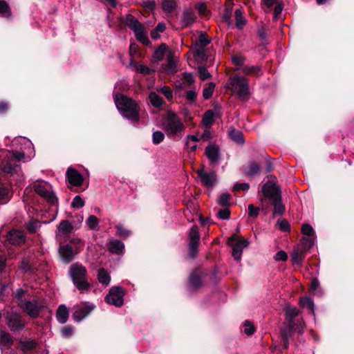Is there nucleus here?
<instances>
[{"label": "nucleus", "instance_id": "1", "mask_svg": "<svg viewBox=\"0 0 354 354\" xmlns=\"http://www.w3.org/2000/svg\"><path fill=\"white\" fill-rule=\"evenodd\" d=\"M15 143L19 142L25 146L24 149L20 151H10L0 149V174H9L12 176H16L17 180H21V167L18 162L25 158L26 148L30 149L32 144L26 138H19L14 141Z\"/></svg>", "mask_w": 354, "mask_h": 354}, {"label": "nucleus", "instance_id": "2", "mask_svg": "<svg viewBox=\"0 0 354 354\" xmlns=\"http://www.w3.org/2000/svg\"><path fill=\"white\" fill-rule=\"evenodd\" d=\"M114 101L118 109L124 118L132 122L139 120L140 106L136 102L122 95H115Z\"/></svg>", "mask_w": 354, "mask_h": 354}, {"label": "nucleus", "instance_id": "3", "mask_svg": "<svg viewBox=\"0 0 354 354\" xmlns=\"http://www.w3.org/2000/svg\"><path fill=\"white\" fill-rule=\"evenodd\" d=\"M114 101L118 109L124 118L132 122L139 120L140 106L136 102L122 95H115Z\"/></svg>", "mask_w": 354, "mask_h": 354}, {"label": "nucleus", "instance_id": "4", "mask_svg": "<svg viewBox=\"0 0 354 354\" xmlns=\"http://www.w3.org/2000/svg\"><path fill=\"white\" fill-rule=\"evenodd\" d=\"M232 93L242 101H246L250 95L249 83L246 78L239 75L231 77L227 82Z\"/></svg>", "mask_w": 354, "mask_h": 354}, {"label": "nucleus", "instance_id": "5", "mask_svg": "<svg viewBox=\"0 0 354 354\" xmlns=\"http://www.w3.org/2000/svg\"><path fill=\"white\" fill-rule=\"evenodd\" d=\"M69 274L73 284L80 291L87 290L89 283L87 281V270L84 266L79 263H73L70 267Z\"/></svg>", "mask_w": 354, "mask_h": 354}, {"label": "nucleus", "instance_id": "6", "mask_svg": "<svg viewBox=\"0 0 354 354\" xmlns=\"http://www.w3.org/2000/svg\"><path fill=\"white\" fill-rule=\"evenodd\" d=\"M180 118L173 111H169L162 120V129L168 136H176L184 129Z\"/></svg>", "mask_w": 354, "mask_h": 354}, {"label": "nucleus", "instance_id": "7", "mask_svg": "<svg viewBox=\"0 0 354 354\" xmlns=\"http://www.w3.org/2000/svg\"><path fill=\"white\" fill-rule=\"evenodd\" d=\"M126 25L132 30L136 39L143 44L149 43L147 32L145 30L143 25L132 15H128L125 19Z\"/></svg>", "mask_w": 354, "mask_h": 354}, {"label": "nucleus", "instance_id": "8", "mask_svg": "<svg viewBox=\"0 0 354 354\" xmlns=\"http://www.w3.org/2000/svg\"><path fill=\"white\" fill-rule=\"evenodd\" d=\"M250 241L241 236L235 234L229 237L227 245L232 249V255L236 261H240L242 256L243 250L248 248Z\"/></svg>", "mask_w": 354, "mask_h": 354}, {"label": "nucleus", "instance_id": "9", "mask_svg": "<svg viewBox=\"0 0 354 354\" xmlns=\"http://www.w3.org/2000/svg\"><path fill=\"white\" fill-rule=\"evenodd\" d=\"M35 191L42 198L51 204H56L57 198L52 191L49 183L44 181L37 182L34 185Z\"/></svg>", "mask_w": 354, "mask_h": 354}, {"label": "nucleus", "instance_id": "10", "mask_svg": "<svg viewBox=\"0 0 354 354\" xmlns=\"http://www.w3.org/2000/svg\"><path fill=\"white\" fill-rule=\"evenodd\" d=\"M124 295V289L119 286L112 287L109 294L106 296V301L111 305L120 307L123 305V297Z\"/></svg>", "mask_w": 354, "mask_h": 354}, {"label": "nucleus", "instance_id": "11", "mask_svg": "<svg viewBox=\"0 0 354 354\" xmlns=\"http://www.w3.org/2000/svg\"><path fill=\"white\" fill-rule=\"evenodd\" d=\"M19 306L24 311L32 318H35L39 315L41 307L36 300L31 301L25 299L20 301Z\"/></svg>", "mask_w": 354, "mask_h": 354}, {"label": "nucleus", "instance_id": "12", "mask_svg": "<svg viewBox=\"0 0 354 354\" xmlns=\"http://www.w3.org/2000/svg\"><path fill=\"white\" fill-rule=\"evenodd\" d=\"M189 255L192 258H194L198 253V246L200 239V234L198 227L195 225L192 226L189 233Z\"/></svg>", "mask_w": 354, "mask_h": 354}, {"label": "nucleus", "instance_id": "13", "mask_svg": "<svg viewBox=\"0 0 354 354\" xmlns=\"http://www.w3.org/2000/svg\"><path fill=\"white\" fill-rule=\"evenodd\" d=\"M94 307L93 304H89L75 306V312L73 313L74 319L78 322L82 321L91 313Z\"/></svg>", "mask_w": 354, "mask_h": 354}, {"label": "nucleus", "instance_id": "14", "mask_svg": "<svg viewBox=\"0 0 354 354\" xmlns=\"http://www.w3.org/2000/svg\"><path fill=\"white\" fill-rule=\"evenodd\" d=\"M299 310L293 306H287L286 308V322L290 327V329H295L297 330L298 333H302L303 324L299 323L298 327H295L293 319L299 315Z\"/></svg>", "mask_w": 354, "mask_h": 354}, {"label": "nucleus", "instance_id": "15", "mask_svg": "<svg viewBox=\"0 0 354 354\" xmlns=\"http://www.w3.org/2000/svg\"><path fill=\"white\" fill-rule=\"evenodd\" d=\"M262 192L263 196L272 201L280 197L276 186L271 182H268L264 184L262 187Z\"/></svg>", "mask_w": 354, "mask_h": 354}, {"label": "nucleus", "instance_id": "16", "mask_svg": "<svg viewBox=\"0 0 354 354\" xmlns=\"http://www.w3.org/2000/svg\"><path fill=\"white\" fill-rule=\"evenodd\" d=\"M219 147L215 144H210L205 149V155L212 164H216L219 160Z\"/></svg>", "mask_w": 354, "mask_h": 354}, {"label": "nucleus", "instance_id": "17", "mask_svg": "<svg viewBox=\"0 0 354 354\" xmlns=\"http://www.w3.org/2000/svg\"><path fill=\"white\" fill-rule=\"evenodd\" d=\"M197 173L201 180V183L206 187H211L216 182V175L214 171L206 172L203 170H198Z\"/></svg>", "mask_w": 354, "mask_h": 354}, {"label": "nucleus", "instance_id": "18", "mask_svg": "<svg viewBox=\"0 0 354 354\" xmlns=\"http://www.w3.org/2000/svg\"><path fill=\"white\" fill-rule=\"evenodd\" d=\"M7 239L12 245H19L25 241V236L22 231L12 230L8 232Z\"/></svg>", "mask_w": 354, "mask_h": 354}, {"label": "nucleus", "instance_id": "19", "mask_svg": "<svg viewBox=\"0 0 354 354\" xmlns=\"http://www.w3.org/2000/svg\"><path fill=\"white\" fill-rule=\"evenodd\" d=\"M59 253L62 261L67 263L71 261L75 255L73 248L69 245L60 246Z\"/></svg>", "mask_w": 354, "mask_h": 354}, {"label": "nucleus", "instance_id": "20", "mask_svg": "<svg viewBox=\"0 0 354 354\" xmlns=\"http://www.w3.org/2000/svg\"><path fill=\"white\" fill-rule=\"evenodd\" d=\"M7 319L8 325L11 330H19L24 326V324L22 323L21 317L19 315H8Z\"/></svg>", "mask_w": 354, "mask_h": 354}, {"label": "nucleus", "instance_id": "21", "mask_svg": "<svg viewBox=\"0 0 354 354\" xmlns=\"http://www.w3.org/2000/svg\"><path fill=\"white\" fill-rule=\"evenodd\" d=\"M66 175L70 184L74 186H80L83 181L82 175L73 168H68Z\"/></svg>", "mask_w": 354, "mask_h": 354}, {"label": "nucleus", "instance_id": "22", "mask_svg": "<svg viewBox=\"0 0 354 354\" xmlns=\"http://www.w3.org/2000/svg\"><path fill=\"white\" fill-rule=\"evenodd\" d=\"M200 141L198 135L187 136L185 139V147L188 152H194L197 149V142Z\"/></svg>", "mask_w": 354, "mask_h": 354}, {"label": "nucleus", "instance_id": "23", "mask_svg": "<svg viewBox=\"0 0 354 354\" xmlns=\"http://www.w3.org/2000/svg\"><path fill=\"white\" fill-rule=\"evenodd\" d=\"M176 57L174 55L169 53L167 56V64L162 66L164 71L167 74L174 73L176 71Z\"/></svg>", "mask_w": 354, "mask_h": 354}, {"label": "nucleus", "instance_id": "24", "mask_svg": "<svg viewBox=\"0 0 354 354\" xmlns=\"http://www.w3.org/2000/svg\"><path fill=\"white\" fill-rule=\"evenodd\" d=\"M196 19V15L192 10H186L183 13L181 19L182 26L183 27L189 26L195 22Z\"/></svg>", "mask_w": 354, "mask_h": 354}, {"label": "nucleus", "instance_id": "25", "mask_svg": "<svg viewBox=\"0 0 354 354\" xmlns=\"http://www.w3.org/2000/svg\"><path fill=\"white\" fill-rule=\"evenodd\" d=\"M124 249V243L119 240H113L109 243V250L111 253L121 254Z\"/></svg>", "mask_w": 354, "mask_h": 354}, {"label": "nucleus", "instance_id": "26", "mask_svg": "<svg viewBox=\"0 0 354 354\" xmlns=\"http://www.w3.org/2000/svg\"><path fill=\"white\" fill-rule=\"evenodd\" d=\"M56 317L60 324H65L68 317V311L64 305H60L56 313Z\"/></svg>", "mask_w": 354, "mask_h": 354}, {"label": "nucleus", "instance_id": "27", "mask_svg": "<svg viewBox=\"0 0 354 354\" xmlns=\"http://www.w3.org/2000/svg\"><path fill=\"white\" fill-rule=\"evenodd\" d=\"M305 257V250L304 249L296 248L291 254V259L293 264H299Z\"/></svg>", "mask_w": 354, "mask_h": 354}, {"label": "nucleus", "instance_id": "28", "mask_svg": "<svg viewBox=\"0 0 354 354\" xmlns=\"http://www.w3.org/2000/svg\"><path fill=\"white\" fill-rule=\"evenodd\" d=\"M12 344V339L10 335L4 332H0V347L1 349L9 348Z\"/></svg>", "mask_w": 354, "mask_h": 354}, {"label": "nucleus", "instance_id": "29", "mask_svg": "<svg viewBox=\"0 0 354 354\" xmlns=\"http://www.w3.org/2000/svg\"><path fill=\"white\" fill-rule=\"evenodd\" d=\"M97 279L99 282L105 286H109L111 281V277L109 273L104 268L99 270Z\"/></svg>", "mask_w": 354, "mask_h": 354}, {"label": "nucleus", "instance_id": "30", "mask_svg": "<svg viewBox=\"0 0 354 354\" xmlns=\"http://www.w3.org/2000/svg\"><path fill=\"white\" fill-rule=\"evenodd\" d=\"M149 101L154 107H160L163 104V100L156 93L151 92L149 95Z\"/></svg>", "mask_w": 354, "mask_h": 354}, {"label": "nucleus", "instance_id": "31", "mask_svg": "<svg viewBox=\"0 0 354 354\" xmlns=\"http://www.w3.org/2000/svg\"><path fill=\"white\" fill-rule=\"evenodd\" d=\"M12 15L10 8L5 1H0V15L8 18Z\"/></svg>", "mask_w": 354, "mask_h": 354}, {"label": "nucleus", "instance_id": "32", "mask_svg": "<svg viewBox=\"0 0 354 354\" xmlns=\"http://www.w3.org/2000/svg\"><path fill=\"white\" fill-rule=\"evenodd\" d=\"M236 19V26L239 28H242L246 24V20L243 17L242 12L240 9H236L234 12Z\"/></svg>", "mask_w": 354, "mask_h": 354}, {"label": "nucleus", "instance_id": "33", "mask_svg": "<svg viewBox=\"0 0 354 354\" xmlns=\"http://www.w3.org/2000/svg\"><path fill=\"white\" fill-rule=\"evenodd\" d=\"M166 29V26L164 23H159L154 30L151 32V37L153 39H157L160 37V34L163 32Z\"/></svg>", "mask_w": 354, "mask_h": 354}, {"label": "nucleus", "instance_id": "34", "mask_svg": "<svg viewBox=\"0 0 354 354\" xmlns=\"http://www.w3.org/2000/svg\"><path fill=\"white\" fill-rule=\"evenodd\" d=\"M73 226L68 221H62L58 226V231L63 234H67L71 232Z\"/></svg>", "mask_w": 354, "mask_h": 354}, {"label": "nucleus", "instance_id": "35", "mask_svg": "<svg viewBox=\"0 0 354 354\" xmlns=\"http://www.w3.org/2000/svg\"><path fill=\"white\" fill-rule=\"evenodd\" d=\"M259 166L257 163L250 162L244 172L248 176H253L259 172Z\"/></svg>", "mask_w": 354, "mask_h": 354}, {"label": "nucleus", "instance_id": "36", "mask_svg": "<svg viewBox=\"0 0 354 354\" xmlns=\"http://www.w3.org/2000/svg\"><path fill=\"white\" fill-rule=\"evenodd\" d=\"M176 6V3L175 0H162V9L167 12H172Z\"/></svg>", "mask_w": 354, "mask_h": 354}, {"label": "nucleus", "instance_id": "37", "mask_svg": "<svg viewBox=\"0 0 354 354\" xmlns=\"http://www.w3.org/2000/svg\"><path fill=\"white\" fill-rule=\"evenodd\" d=\"M229 136L232 140L235 141L237 143H243V138L242 133L236 129H232L229 131Z\"/></svg>", "mask_w": 354, "mask_h": 354}, {"label": "nucleus", "instance_id": "38", "mask_svg": "<svg viewBox=\"0 0 354 354\" xmlns=\"http://www.w3.org/2000/svg\"><path fill=\"white\" fill-rule=\"evenodd\" d=\"M261 68L258 66H247L243 68V72L246 75H260Z\"/></svg>", "mask_w": 354, "mask_h": 354}, {"label": "nucleus", "instance_id": "39", "mask_svg": "<svg viewBox=\"0 0 354 354\" xmlns=\"http://www.w3.org/2000/svg\"><path fill=\"white\" fill-rule=\"evenodd\" d=\"M299 304L303 308H306L314 313V303L309 297L301 298Z\"/></svg>", "mask_w": 354, "mask_h": 354}, {"label": "nucleus", "instance_id": "40", "mask_svg": "<svg viewBox=\"0 0 354 354\" xmlns=\"http://www.w3.org/2000/svg\"><path fill=\"white\" fill-rule=\"evenodd\" d=\"M214 112L211 110L207 111L203 115V122L206 127H209L214 121Z\"/></svg>", "mask_w": 354, "mask_h": 354}, {"label": "nucleus", "instance_id": "41", "mask_svg": "<svg viewBox=\"0 0 354 354\" xmlns=\"http://www.w3.org/2000/svg\"><path fill=\"white\" fill-rule=\"evenodd\" d=\"M167 50V47L165 44L161 45L157 48L153 53V58L158 61L162 60L165 56Z\"/></svg>", "mask_w": 354, "mask_h": 354}, {"label": "nucleus", "instance_id": "42", "mask_svg": "<svg viewBox=\"0 0 354 354\" xmlns=\"http://www.w3.org/2000/svg\"><path fill=\"white\" fill-rule=\"evenodd\" d=\"M156 91L162 93L168 100H171L173 98V91L167 86H163L160 88H157Z\"/></svg>", "mask_w": 354, "mask_h": 354}, {"label": "nucleus", "instance_id": "43", "mask_svg": "<svg viewBox=\"0 0 354 354\" xmlns=\"http://www.w3.org/2000/svg\"><path fill=\"white\" fill-rule=\"evenodd\" d=\"M10 198V192L8 189L5 187L0 186V203H6Z\"/></svg>", "mask_w": 354, "mask_h": 354}, {"label": "nucleus", "instance_id": "44", "mask_svg": "<svg viewBox=\"0 0 354 354\" xmlns=\"http://www.w3.org/2000/svg\"><path fill=\"white\" fill-rule=\"evenodd\" d=\"M209 42L210 40L207 35L205 32H201L198 41L197 42V46H200L201 48H204L209 44Z\"/></svg>", "mask_w": 354, "mask_h": 354}, {"label": "nucleus", "instance_id": "45", "mask_svg": "<svg viewBox=\"0 0 354 354\" xmlns=\"http://www.w3.org/2000/svg\"><path fill=\"white\" fill-rule=\"evenodd\" d=\"M215 88V84L213 82H209L203 91V95L205 99L209 98L213 93Z\"/></svg>", "mask_w": 354, "mask_h": 354}, {"label": "nucleus", "instance_id": "46", "mask_svg": "<svg viewBox=\"0 0 354 354\" xmlns=\"http://www.w3.org/2000/svg\"><path fill=\"white\" fill-rule=\"evenodd\" d=\"M274 204V214H282L284 212V207L281 202V198H278L275 201H272Z\"/></svg>", "mask_w": 354, "mask_h": 354}, {"label": "nucleus", "instance_id": "47", "mask_svg": "<svg viewBox=\"0 0 354 354\" xmlns=\"http://www.w3.org/2000/svg\"><path fill=\"white\" fill-rule=\"evenodd\" d=\"M40 227L39 222L37 220H31L26 224V228L30 233L35 232Z\"/></svg>", "mask_w": 354, "mask_h": 354}, {"label": "nucleus", "instance_id": "48", "mask_svg": "<svg viewBox=\"0 0 354 354\" xmlns=\"http://www.w3.org/2000/svg\"><path fill=\"white\" fill-rule=\"evenodd\" d=\"M189 284L193 288H198L201 285L200 277L195 273H192L190 276Z\"/></svg>", "mask_w": 354, "mask_h": 354}, {"label": "nucleus", "instance_id": "49", "mask_svg": "<svg viewBox=\"0 0 354 354\" xmlns=\"http://www.w3.org/2000/svg\"><path fill=\"white\" fill-rule=\"evenodd\" d=\"M230 196L229 194H222L218 200V203L223 207H227L230 205Z\"/></svg>", "mask_w": 354, "mask_h": 354}, {"label": "nucleus", "instance_id": "50", "mask_svg": "<svg viewBox=\"0 0 354 354\" xmlns=\"http://www.w3.org/2000/svg\"><path fill=\"white\" fill-rule=\"evenodd\" d=\"M117 234L122 238H127L131 234V232L127 230L122 225L119 224L116 226Z\"/></svg>", "mask_w": 354, "mask_h": 354}, {"label": "nucleus", "instance_id": "51", "mask_svg": "<svg viewBox=\"0 0 354 354\" xmlns=\"http://www.w3.org/2000/svg\"><path fill=\"white\" fill-rule=\"evenodd\" d=\"M98 223L99 221L97 218L93 215H91L86 220V224L92 230H95L97 228V227L98 226Z\"/></svg>", "mask_w": 354, "mask_h": 354}, {"label": "nucleus", "instance_id": "52", "mask_svg": "<svg viewBox=\"0 0 354 354\" xmlns=\"http://www.w3.org/2000/svg\"><path fill=\"white\" fill-rule=\"evenodd\" d=\"M164 138H165V135L162 132H161L160 131L153 132V138H152L153 144H155V145L160 144L161 142L163 141Z\"/></svg>", "mask_w": 354, "mask_h": 354}, {"label": "nucleus", "instance_id": "53", "mask_svg": "<svg viewBox=\"0 0 354 354\" xmlns=\"http://www.w3.org/2000/svg\"><path fill=\"white\" fill-rule=\"evenodd\" d=\"M136 71L142 75H149L153 73V70L147 66L140 64L136 66Z\"/></svg>", "mask_w": 354, "mask_h": 354}, {"label": "nucleus", "instance_id": "54", "mask_svg": "<svg viewBox=\"0 0 354 354\" xmlns=\"http://www.w3.org/2000/svg\"><path fill=\"white\" fill-rule=\"evenodd\" d=\"M84 205V200L80 196H75L71 203V206L74 208L79 209L80 207H82Z\"/></svg>", "mask_w": 354, "mask_h": 354}, {"label": "nucleus", "instance_id": "55", "mask_svg": "<svg viewBox=\"0 0 354 354\" xmlns=\"http://www.w3.org/2000/svg\"><path fill=\"white\" fill-rule=\"evenodd\" d=\"M217 216L221 219H228L230 216V212L227 207H224L218 211Z\"/></svg>", "mask_w": 354, "mask_h": 354}, {"label": "nucleus", "instance_id": "56", "mask_svg": "<svg viewBox=\"0 0 354 354\" xmlns=\"http://www.w3.org/2000/svg\"><path fill=\"white\" fill-rule=\"evenodd\" d=\"M198 12L200 16L207 17L208 16L209 12L207 9L206 5L204 3H200L197 5Z\"/></svg>", "mask_w": 354, "mask_h": 354}, {"label": "nucleus", "instance_id": "57", "mask_svg": "<svg viewBox=\"0 0 354 354\" xmlns=\"http://www.w3.org/2000/svg\"><path fill=\"white\" fill-rule=\"evenodd\" d=\"M35 346V342L34 341L22 342L21 343V348L24 351L32 350Z\"/></svg>", "mask_w": 354, "mask_h": 354}, {"label": "nucleus", "instance_id": "58", "mask_svg": "<svg viewBox=\"0 0 354 354\" xmlns=\"http://www.w3.org/2000/svg\"><path fill=\"white\" fill-rule=\"evenodd\" d=\"M198 73L200 78L202 80H205L211 77L210 73L208 72V71L203 66H200L198 68Z\"/></svg>", "mask_w": 354, "mask_h": 354}, {"label": "nucleus", "instance_id": "59", "mask_svg": "<svg viewBox=\"0 0 354 354\" xmlns=\"http://www.w3.org/2000/svg\"><path fill=\"white\" fill-rule=\"evenodd\" d=\"M244 333L248 335H251L254 333V327L249 321H245L244 323Z\"/></svg>", "mask_w": 354, "mask_h": 354}, {"label": "nucleus", "instance_id": "60", "mask_svg": "<svg viewBox=\"0 0 354 354\" xmlns=\"http://www.w3.org/2000/svg\"><path fill=\"white\" fill-rule=\"evenodd\" d=\"M250 189V185L246 183H236L233 187V191L237 192L240 190L248 191Z\"/></svg>", "mask_w": 354, "mask_h": 354}, {"label": "nucleus", "instance_id": "61", "mask_svg": "<svg viewBox=\"0 0 354 354\" xmlns=\"http://www.w3.org/2000/svg\"><path fill=\"white\" fill-rule=\"evenodd\" d=\"M277 225L281 230L284 232L288 231L290 229V225L288 222L285 219H279L277 221Z\"/></svg>", "mask_w": 354, "mask_h": 354}, {"label": "nucleus", "instance_id": "62", "mask_svg": "<svg viewBox=\"0 0 354 354\" xmlns=\"http://www.w3.org/2000/svg\"><path fill=\"white\" fill-rule=\"evenodd\" d=\"M301 232L307 236H312L314 234V230L313 227L308 224H304L302 225Z\"/></svg>", "mask_w": 354, "mask_h": 354}, {"label": "nucleus", "instance_id": "63", "mask_svg": "<svg viewBox=\"0 0 354 354\" xmlns=\"http://www.w3.org/2000/svg\"><path fill=\"white\" fill-rule=\"evenodd\" d=\"M259 212V208L254 207L250 204L248 205V214L251 217H257Z\"/></svg>", "mask_w": 354, "mask_h": 354}, {"label": "nucleus", "instance_id": "64", "mask_svg": "<svg viewBox=\"0 0 354 354\" xmlns=\"http://www.w3.org/2000/svg\"><path fill=\"white\" fill-rule=\"evenodd\" d=\"M61 334L64 337H69L73 334V328L69 326H65L61 330Z\"/></svg>", "mask_w": 354, "mask_h": 354}]
</instances>
